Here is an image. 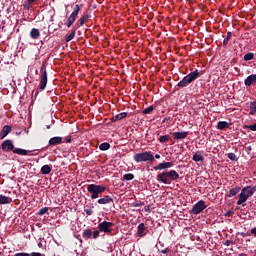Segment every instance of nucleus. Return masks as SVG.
<instances>
[{"instance_id": "obj_42", "label": "nucleus", "mask_w": 256, "mask_h": 256, "mask_svg": "<svg viewBox=\"0 0 256 256\" xmlns=\"http://www.w3.org/2000/svg\"><path fill=\"white\" fill-rule=\"evenodd\" d=\"M71 141H72V138H71L70 135L65 137V142H66L67 144H69Z\"/></svg>"}, {"instance_id": "obj_40", "label": "nucleus", "mask_w": 256, "mask_h": 256, "mask_svg": "<svg viewBox=\"0 0 256 256\" xmlns=\"http://www.w3.org/2000/svg\"><path fill=\"white\" fill-rule=\"evenodd\" d=\"M14 256H30V254L26 252H18V253H15Z\"/></svg>"}, {"instance_id": "obj_5", "label": "nucleus", "mask_w": 256, "mask_h": 256, "mask_svg": "<svg viewBox=\"0 0 256 256\" xmlns=\"http://www.w3.org/2000/svg\"><path fill=\"white\" fill-rule=\"evenodd\" d=\"M106 190L105 185H97V184H89L87 186V191L88 193L91 194V199L95 200L98 199Z\"/></svg>"}, {"instance_id": "obj_35", "label": "nucleus", "mask_w": 256, "mask_h": 256, "mask_svg": "<svg viewBox=\"0 0 256 256\" xmlns=\"http://www.w3.org/2000/svg\"><path fill=\"white\" fill-rule=\"evenodd\" d=\"M84 212L88 215V216H91L94 211L92 210V208L90 207V205H85L84 207Z\"/></svg>"}, {"instance_id": "obj_16", "label": "nucleus", "mask_w": 256, "mask_h": 256, "mask_svg": "<svg viewBox=\"0 0 256 256\" xmlns=\"http://www.w3.org/2000/svg\"><path fill=\"white\" fill-rule=\"evenodd\" d=\"M146 230H147V227L145 226V223H140L138 225L137 236L140 238L146 236L147 235Z\"/></svg>"}, {"instance_id": "obj_10", "label": "nucleus", "mask_w": 256, "mask_h": 256, "mask_svg": "<svg viewBox=\"0 0 256 256\" xmlns=\"http://www.w3.org/2000/svg\"><path fill=\"white\" fill-rule=\"evenodd\" d=\"M97 203L98 205H111V203H114V198L110 195L103 196L102 198H99Z\"/></svg>"}, {"instance_id": "obj_17", "label": "nucleus", "mask_w": 256, "mask_h": 256, "mask_svg": "<svg viewBox=\"0 0 256 256\" xmlns=\"http://www.w3.org/2000/svg\"><path fill=\"white\" fill-rule=\"evenodd\" d=\"M193 161L198 163V162H204L205 158L203 156V152H196L193 157H192Z\"/></svg>"}, {"instance_id": "obj_50", "label": "nucleus", "mask_w": 256, "mask_h": 256, "mask_svg": "<svg viewBox=\"0 0 256 256\" xmlns=\"http://www.w3.org/2000/svg\"><path fill=\"white\" fill-rule=\"evenodd\" d=\"M28 2H29V4H34V2L36 1V0H27Z\"/></svg>"}, {"instance_id": "obj_1", "label": "nucleus", "mask_w": 256, "mask_h": 256, "mask_svg": "<svg viewBox=\"0 0 256 256\" xmlns=\"http://www.w3.org/2000/svg\"><path fill=\"white\" fill-rule=\"evenodd\" d=\"M1 149L3 152H13L19 154L20 156H28L29 151L22 148H15L12 140H5L1 143Z\"/></svg>"}, {"instance_id": "obj_55", "label": "nucleus", "mask_w": 256, "mask_h": 256, "mask_svg": "<svg viewBox=\"0 0 256 256\" xmlns=\"http://www.w3.org/2000/svg\"><path fill=\"white\" fill-rule=\"evenodd\" d=\"M46 128H47V129H50V125H47Z\"/></svg>"}, {"instance_id": "obj_2", "label": "nucleus", "mask_w": 256, "mask_h": 256, "mask_svg": "<svg viewBox=\"0 0 256 256\" xmlns=\"http://www.w3.org/2000/svg\"><path fill=\"white\" fill-rule=\"evenodd\" d=\"M179 174L177 171L175 170H171L169 172L164 171L162 173H159L157 175V180L160 183H164V184H169L171 183L170 181H177V179L179 178Z\"/></svg>"}, {"instance_id": "obj_9", "label": "nucleus", "mask_w": 256, "mask_h": 256, "mask_svg": "<svg viewBox=\"0 0 256 256\" xmlns=\"http://www.w3.org/2000/svg\"><path fill=\"white\" fill-rule=\"evenodd\" d=\"M207 208V205L205 204V201L200 200L196 204H194L193 208L189 211V213L197 215L205 211Z\"/></svg>"}, {"instance_id": "obj_14", "label": "nucleus", "mask_w": 256, "mask_h": 256, "mask_svg": "<svg viewBox=\"0 0 256 256\" xmlns=\"http://www.w3.org/2000/svg\"><path fill=\"white\" fill-rule=\"evenodd\" d=\"M188 132L187 131H176V132H172V136L175 140H183L186 139L188 136Z\"/></svg>"}, {"instance_id": "obj_30", "label": "nucleus", "mask_w": 256, "mask_h": 256, "mask_svg": "<svg viewBox=\"0 0 256 256\" xmlns=\"http://www.w3.org/2000/svg\"><path fill=\"white\" fill-rule=\"evenodd\" d=\"M134 178L135 176L132 173H126L123 175V181H132Z\"/></svg>"}, {"instance_id": "obj_22", "label": "nucleus", "mask_w": 256, "mask_h": 256, "mask_svg": "<svg viewBox=\"0 0 256 256\" xmlns=\"http://www.w3.org/2000/svg\"><path fill=\"white\" fill-rule=\"evenodd\" d=\"M90 18V15L84 14L82 17L77 21V27L80 28V26H83L86 20Z\"/></svg>"}, {"instance_id": "obj_37", "label": "nucleus", "mask_w": 256, "mask_h": 256, "mask_svg": "<svg viewBox=\"0 0 256 256\" xmlns=\"http://www.w3.org/2000/svg\"><path fill=\"white\" fill-rule=\"evenodd\" d=\"M243 128L250 129V131H252V132H256V123L252 124V125H244Z\"/></svg>"}, {"instance_id": "obj_39", "label": "nucleus", "mask_w": 256, "mask_h": 256, "mask_svg": "<svg viewBox=\"0 0 256 256\" xmlns=\"http://www.w3.org/2000/svg\"><path fill=\"white\" fill-rule=\"evenodd\" d=\"M100 229L97 231L92 232V239H97L100 236Z\"/></svg>"}, {"instance_id": "obj_8", "label": "nucleus", "mask_w": 256, "mask_h": 256, "mask_svg": "<svg viewBox=\"0 0 256 256\" xmlns=\"http://www.w3.org/2000/svg\"><path fill=\"white\" fill-rule=\"evenodd\" d=\"M114 226L115 224L113 222L102 221L98 224L97 229L106 235H111Z\"/></svg>"}, {"instance_id": "obj_31", "label": "nucleus", "mask_w": 256, "mask_h": 256, "mask_svg": "<svg viewBox=\"0 0 256 256\" xmlns=\"http://www.w3.org/2000/svg\"><path fill=\"white\" fill-rule=\"evenodd\" d=\"M240 190H241V188L230 189L228 197L236 196L239 193Z\"/></svg>"}, {"instance_id": "obj_27", "label": "nucleus", "mask_w": 256, "mask_h": 256, "mask_svg": "<svg viewBox=\"0 0 256 256\" xmlns=\"http://www.w3.org/2000/svg\"><path fill=\"white\" fill-rule=\"evenodd\" d=\"M232 38V32H227V36L224 38L223 41V47L227 48L228 47V42L230 41V39Z\"/></svg>"}, {"instance_id": "obj_24", "label": "nucleus", "mask_w": 256, "mask_h": 256, "mask_svg": "<svg viewBox=\"0 0 256 256\" xmlns=\"http://www.w3.org/2000/svg\"><path fill=\"white\" fill-rule=\"evenodd\" d=\"M81 11V7L79 6V4H76V6L74 7V10L71 14V17L76 21V19L78 18V14Z\"/></svg>"}, {"instance_id": "obj_47", "label": "nucleus", "mask_w": 256, "mask_h": 256, "mask_svg": "<svg viewBox=\"0 0 256 256\" xmlns=\"http://www.w3.org/2000/svg\"><path fill=\"white\" fill-rule=\"evenodd\" d=\"M250 233H251V235H254L256 237V227L252 228Z\"/></svg>"}, {"instance_id": "obj_19", "label": "nucleus", "mask_w": 256, "mask_h": 256, "mask_svg": "<svg viewBox=\"0 0 256 256\" xmlns=\"http://www.w3.org/2000/svg\"><path fill=\"white\" fill-rule=\"evenodd\" d=\"M82 237L85 241H88V239H93V232L89 228L85 229L82 233Z\"/></svg>"}, {"instance_id": "obj_20", "label": "nucleus", "mask_w": 256, "mask_h": 256, "mask_svg": "<svg viewBox=\"0 0 256 256\" xmlns=\"http://www.w3.org/2000/svg\"><path fill=\"white\" fill-rule=\"evenodd\" d=\"M127 115H128L127 112H122V113L116 114L115 117H112V122L121 121L123 119H126Z\"/></svg>"}, {"instance_id": "obj_12", "label": "nucleus", "mask_w": 256, "mask_h": 256, "mask_svg": "<svg viewBox=\"0 0 256 256\" xmlns=\"http://www.w3.org/2000/svg\"><path fill=\"white\" fill-rule=\"evenodd\" d=\"M174 165V162H161L157 166L153 167L155 171H160L164 169H170Z\"/></svg>"}, {"instance_id": "obj_7", "label": "nucleus", "mask_w": 256, "mask_h": 256, "mask_svg": "<svg viewBox=\"0 0 256 256\" xmlns=\"http://www.w3.org/2000/svg\"><path fill=\"white\" fill-rule=\"evenodd\" d=\"M41 80H40V90H45L47 84H48V73L46 68V62H42L41 64Z\"/></svg>"}, {"instance_id": "obj_33", "label": "nucleus", "mask_w": 256, "mask_h": 256, "mask_svg": "<svg viewBox=\"0 0 256 256\" xmlns=\"http://www.w3.org/2000/svg\"><path fill=\"white\" fill-rule=\"evenodd\" d=\"M254 59L253 52H248V54L244 55V61H252Z\"/></svg>"}, {"instance_id": "obj_23", "label": "nucleus", "mask_w": 256, "mask_h": 256, "mask_svg": "<svg viewBox=\"0 0 256 256\" xmlns=\"http://www.w3.org/2000/svg\"><path fill=\"white\" fill-rule=\"evenodd\" d=\"M53 170V167L50 165H43L41 167L42 175H49V173Z\"/></svg>"}, {"instance_id": "obj_41", "label": "nucleus", "mask_w": 256, "mask_h": 256, "mask_svg": "<svg viewBox=\"0 0 256 256\" xmlns=\"http://www.w3.org/2000/svg\"><path fill=\"white\" fill-rule=\"evenodd\" d=\"M233 243V241H231V240H226L225 242H224V245H225V247H230V245Z\"/></svg>"}, {"instance_id": "obj_6", "label": "nucleus", "mask_w": 256, "mask_h": 256, "mask_svg": "<svg viewBox=\"0 0 256 256\" xmlns=\"http://www.w3.org/2000/svg\"><path fill=\"white\" fill-rule=\"evenodd\" d=\"M133 160L136 163L154 162L155 158L151 152L136 153L133 155Z\"/></svg>"}, {"instance_id": "obj_44", "label": "nucleus", "mask_w": 256, "mask_h": 256, "mask_svg": "<svg viewBox=\"0 0 256 256\" xmlns=\"http://www.w3.org/2000/svg\"><path fill=\"white\" fill-rule=\"evenodd\" d=\"M170 248H165L164 250L161 251L162 254H167L170 253Z\"/></svg>"}, {"instance_id": "obj_49", "label": "nucleus", "mask_w": 256, "mask_h": 256, "mask_svg": "<svg viewBox=\"0 0 256 256\" xmlns=\"http://www.w3.org/2000/svg\"><path fill=\"white\" fill-rule=\"evenodd\" d=\"M161 158V155L160 154H156L155 155V159H160Z\"/></svg>"}, {"instance_id": "obj_52", "label": "nucleus", "mask_w": 256, "mask_h": 256, "mask_svg": "<svg viewBox=\"0 0 256 256\" xmlns=\"http://www.w3.org/2000/svg\"><path fill=\"white\" fill-rule=\"evenodd\" d=\"M139 206H140L139 203H134V204H133V207H139Z\"/></svg>"}, {"instance_id": "obj_13", "label": "nucleus", "mask_w": 256, "mask_h": 256, "mask_svg": "<svg viewBox=\"0 0 256 256\" xmlns=\"http://www.w3.org/2000/svg\"><path fill=\"white\" fill-rule=\"evenodd\" d=\"M244 85L246 87L254 86L256 85V74H251L244 80Z\"/></svg>"}, {"instance_id": "obj_36", "label": "nucleus", "mask_w": 256, "mask_h": 256, "mask_svg": "<svg viewBox=\"0 0 256 256\" xmlns=\"http://www.w3.org/2000/svg\"><path fill=\"white\" fill-rule=\"evenodd\" d=\"M227 157L232 161V162H237L238 158L237 155L234 153H228Z\"/></svg>"}, {"instance_id": "obj_54", "label": "nucleus", "mask_w": 256, "mask_h": 256, "mask_svg": "<svg viewBox=\"0 0 256 256\" xmlns=\"http://www.w3.org/2000/svg\"><path fill=\"white\" fill-rule=\"evenodd\" d=\"M230 215H231V211H228L226 216L230 217Z\"/></svg>"}, {"instance_id": "obj_43", "label": "nucleus", "mask_w": 256, "mask_h": 256, "mask_svg": "<svg viewBox=\"0 0 256 256\" xmlns=\"http://www.w3.org/2000/svg\"><path fill=\"white\" fill-rule=\"evenodd\" d=\"M30 256H42L41 253L39 252H32V253H29Z\"/></svg>"}, {"instance_id": "obj_32", "label": "nucleus", "mask_w": 256, "mask_h": 256, "mask_svg": "<svg viewBox=\"0 0 256 256\" xmlns=\"http://www.w3.org/2000/svg\"><path fill=\"white\" fill-rule=\"evenodd\" d=\"M75 35H76V30H73L68 36H66V39L65 41L68 43L70 41H72V39L75 38Z\"/></svg>"}, {"instance_id": "obj_48", "label": "nucleus", "mask_w": 256, "mask_h": 256, "mask_svg": "<svg viewBox=\"0 0 256 256\" xmlns=\"http://www.w3.org/2000/svg\"><path fill=\"white\" fill-rule=\"evenodd\" d=\"M72 23L69 21V19L67 20V23H66V26H67V28H71L72 27Z\"/></svg>"}, {"instance_id": "obj_21", "label": "nucleus", "mask_w": 256, "mask_h": 256, "mask_svg": "<svg viewBox=\"0 0 256 256\" xmlns=\"http://www.w3.org/2000/svg\"><path fill=\"white\" fill-rule=\"evenodd\" d=\"M230 127V124L226 122L225 120L218 122L217 129L220 131H224V129H228Z\"/></svg>"}, {"instance_id": "obj_53", "label": "nucleus", "mask_w": 256, "mask_h": 256, "mask_svg": "<svg viewBox=\"0 0 256 256\" xmlns=\"http://www.w3.org/2000/svg\"><path fill=\"white\" fill-rule=\"evenodd\" d=\"M239 256H248L246 253H240Z\"/></svg>"}, {"instance_id": "obj_46", "label": "nucleus", "mask_w": 256, "mask_h": 256, "mask_svg": "<svg viewBox=\"0 0 256 256\" xmlns=\"http://www.w3.org/2000/svg\"><path fill=\"white\" fill-rule=\"evenodd\" d=\"M240 236H242V237L251 236V233H249V232H247V233L241 232Z\"/></svg>"}, {"instance_id": "obj_3", "label": "nucleus", "mask_w": 256, "mask_h": 256, "mask_svg": "<svg viewBox=\"0 0 256 256\" xmlns=\"http://www.w3.org/2000/svg\"><path fill=\"white\" fill-rule=\"evenodd\" d=\"M256 193V185L255 186H246L243 188L239 195V200L237 201V205H243V203L247 202L249 197L253 196Z\"/></svg>"}, {"instance_id": "obj_26", "label": "nucleus", "mask_w": 256, "mask_h": 256, "mask_svg": "<svg viewBox=\"0 0 256 256\" xmlns=\"http://www.w3.org/2000/svg\"><path fill=\"white\" fill-rule=\"evenodd\" d=\"M249 115L256 116V101L250 102V113Z\"/></svg>"}, {"instance_id": "obj_4", "label": "nucleus", "mask_w": 256, "mask_h": 256, "mask_svg": "<svg viewBox=\"0 0 256 256\" xmlns=\"http://www.w3.org/2000/svg\"><path fill=\"white\" fill-rule=\"evenodd\" d=\"M201 73L198 70H194L188 75L184 76L183 80L178 82V87L181 89L187 87L188 85L192 84L193 81L197 80L200 77Z\"/></svg>"}, {"instance_id": "obj_56", "label": "nucleus", "mask_w": 256, "mask_h": 256, "mask_svg": "<svg viewBox=\"0 0 256 256\" xmlns=\"http://www.w3.org/2000/svg\"><path fill=\"white\" fill-rule=\"evenodd\" d=\"M36 74H38V70H36Z\"/></svg>"}, {"instance_id": "obj_34", "label": "nucleus", "mask_w": 256, "mask_h": 256, "mask_svg": "<svg viewBox=\"0 0 256 256\" xmlns=\"http://www.w3.org/2000/svg\"><path fill=\"white\" fill-rule=\"evenodd\" d=\"M154 109H155V107H154L153 105H151V106H149V107H147V108H144L143 114H144V115L151 114L152 111H154Z\"/></svg>"}, {"instance_id": "obj_51", "label": "nucleus", "mask_w": 256, "mask_h": 256, "mask_svg": "<svg viewBox=\"0 0 256 256\" xmlns=\"http://www.w3.org/2000/svg\"><path fill=\"white\" fill-rule=\"evenodd\" d=\"M170 120V118H164L163 119V123H165V122H167V121H169Z\"/></svg>"}, {"instance_id": "obj_18", "label": "nucleus", "mask_w": 256, "mask_h": 256, "mask_svg": "<svg viewBox=\"0 0 256 256\" xmlns=\"http://www.w3.org/2000/svg\"><path fill=\"white\" fill-rule=\"evenodd\" d=\"M11 202H13L11 197L0 195V205H9Z\"/></svg>"}, {"instance_id": "obj_28", "label": "nucleus", "mask_w": 256, "mask_h": 256, "mask_svg": "<svg viewBox=\"0 0 256 256\" xmlns=\"http://www.w3.org/2000/svg\"><path fill=\"white\" fill-rule=\"evenodd\" d=\"M110 148H111V144L108 142L101 143L99 146V149L101 151H108V150H110Z\"/></svg>"}, {"instance_id": "obj_38", "label": "nucleus", "mask_w": 256, "mask_h": 256, "mask_svg": "<svg viewBox=\"0 0 256 256\" xmlns=\"http://www.w3.org/2000/svg\"><path fill=\"white\" fill-rule=\"evenodd\" d=\"M49 212V207H43L38 211V215H45L46 213Z\"/></svg>"}, {"instance_id": "obj_45", "label": "nucleus", "mask_w": 256, "mask_h": 256, "mask_svg": "<svg viewBox=\"0 0 256 256\" xmlns=\"http://www.w3.org/2000/svg\"><path fill=\"white\" fill-rule=\"evenodd\" d=\"M68 20L70 21V23L73 25L75 23V19L73 18V16H69Z\"/></svg>"}, {"instance_id": "obj_11", "label": "nucleus", "mask_w": 256, "mask_h": 256, "mask_svg": "<svg viewBox=\"0 0 256 256\" xmlns=\"http://www.w3.org/2000/svg\"><path fill=\"white\" fill-rule=\"evenodd\" d=\"M64 138L60 137V136H56V137H52L50 138V140L48 141L49 146H57V145H61L63 144Z\"/></svg>"}, {"instance_id": "obj_29", "label": "nucleus", "mask_w": 256, "mask_h": 256, "mask_svg": "<svg viewBox=\"0 0 256 256\" xmlns=\"http://www.w3.org/2000/svg\"><path fill=\"white\" fill-rule=\"evenodd\" d=\"M171 140V137L170 135H164V136H160L158 138V141L161 143V144H165L167 141H170Z\"/></svg>"}, {"instance_id": "obj_15", "label": "nucleus", "mask_w": 256, "mask_h": 256, "mask_svg": "<svg viewBox=\"0 0 256 256\" xmlns=\"http://www.w3.org/2000/svg\"><path fill=\"white\" fill-rule=\"evenodd\" d=\"M12 127L10 125H5L0 131V140L6 138V136L11 133Z\"/></svg>"}, {"instance_id": "obj_25", "label": "nucleus", "mask_w": 256, "mask_h": 256, "mask_svg": "<svg viewBox=\"0 0 256 256\" xmlns=\"http://www.w3.org/2000/svg\"><path fill=\"white\" fill-rule=\"evenodd\" d=\"M30 37L32 39H39L40 37V31L38 28H32L30 32Z\"/></svg>"}]
</instances>
